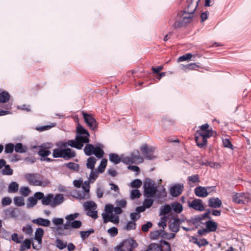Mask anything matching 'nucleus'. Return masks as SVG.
<instances>
[{"instance_id": "obj_20", "label": "nucleus", "mask_w": 251, "mask_h": 251, "mask_svg": "<svg viewBox=\"0 0 251 251\" xmlns=\"http://www.w3.org/2000/svg\"><path fill=\"white\" fill-rule=\"evenodd\" d=\"M75 156V152L70 148H68L63 149L62 158L65 160H69Z\"/></svg>"}, {"instance_id": "obj_39", "label": "nucleus", "mask_w": 251, "mask_h": 251, "mask_svg": "<svg viewBox=\"0 0 251 251\" xmlns=\"http://www.w3.org/2000/svg\"><path fill=\"white\" fill-rule=\"evenodd\" d=\"M14 203L17 206H23L25 205V201L22 197H15Z\"/></svg>"}, {"instance_id": "obj_12", "label": "nucleus", "mask_w": 251, "mask_h": 251, "mask_svg": "<svg viewBox=\"0 0 251 251\" xmlns=\"http://www.w3.org/2000/svg\"><path fill=\"white\" fill-rule=\"evenodd\" d=\"M19 213V211L17 208L10 207L3 210V217L4 219L16 218Z\"/></svg>"}, {"instance_id": "obj_59", "label": "nucleus", "mask_w": 251, "mask_h": 251, "mask_svg": "<svg viewBox=\"0 0 251 251\" xmlns=\"http://www.w3.org/2000/svg\"><path fill=\"white\" fill-rule=\"evenodd\" d=\"M153 203V200L151 199H146L143 202V205L146 208L151 207Z\"/></svg>"}, {"instance_id": "obj_10", "label": "nucleus", "mask_w": 251, "mask_h": 251, "mask_svg": "<svg viewBox=\"0 0 251 251\" xmlns=\"http://www.w3.org/2000/svg\"><path fill=\"white\" fill-rule=\"evenodd\" d=\"M150 246L152 251H171L170 244L165 240H161L160 245L151 243Z\"/></svg>"}, {"instance_id": "obj_13", "label": "nucleus", "mask_w": 251, "mask_h": 251, "mask_svg": "<svg viewBox=\"0 0 251 251\" xmlns=\"http://www.w3.org/2000/svg\"><path fill=\"white\" fill-rule=\"evenodd\" d=\"M154 148L153 147H149L147 145H144L142 148L143 153L147 159L152 160L155 158L153 155Z\"/></svg>"}, {"instance_id": "obj_28", "label": "nucleus", "mask_w": 251, "mask_h": 251, "mask_svg": "<svg viewBox=\"0 0 251 251\" xmlns=\"http://www.w3.org/2000/svg\"><path fill=\"white\" fill-rule=\"evenodd\" d=\"M172 209L176 213H180L183 210V206L181 204L177 202H175L171 204Z\"/></svg>"}, {"instance_id": "obj_30", "label": "nucleus", "mask_w": 251, "mask_h": 251, "mask_svg": "<svg viewBox=\"0 0 251 251\" xmlns=\"http://www.w3.org/2000/svg\"><path fill=\"white\" fill-rule=\"evenodd\" d=\"M202 220L201 215H196L194 217H191V219L187 221L188 224H192L193 225H197L198 223H201Z\"/></svg>"}, {"instance_id": "obj_18", "label": "nucleus", "mask_w": 251, "mask_h": 251, "mask_svg": "<svg viewBox=\"0 0 251 251\" xmlns=\"http://www.w3.org/2000/svg\"><path fill=\"white\" fill-rule=\"evenodd\" d=\"M183 188V184H176L170 188V193L173 197H178L182 193Z\"/></svg>"}, {"instance_id": "obj_6", "label": "nucleus", "mask_w": 251, "mask_h": 251, "mask_svg": "<svg viewBox=\"0 0 251 251\" xmlns=\"http://www.w3.org/2000/svg\"><path fill=\"white\" fill-rule=\"evenodd\" d=\"M144 196L147 198L154 197L158 192L153 181L147 178L144 183Z\"/></svg>"}, {"instance_id": "obj_42", "label": "nucleus", "mask_w": 251, "mask_h": 251, "mask_svg": "<svg viewBox=\"0 0 251 251\" xmlns=\"http://www.w3.org/2000/svg\"><path fill=\"white\" fill-rule=\"evenodd\" d=\"M63 149H55L52 151V156L53 158H62Z\"/></svg>"}, {"instance_id": "obj_35", "label": "nucleus", "mask_w": 251, "mask_h": 251, "mask_svg": "<svg viewBox=\"0 0 251 251\" xmlns=\"http://www.w3.org/2000/svg\"><path fill=\"white\" fill-rule=\"evenodd\" d=\"M31 247V242L29 239H25L20 247V251H24L25 250L29 249Z\"/></svg>"}, {"instance_id": "obj_62", "label": "nucleus", "mask_w": 251, "mask_h": 251, "mask_svg": "<svg viewBox=\"0 0 251 251\" xmlns=\"http://www.w3.org/2000/svg\"><path fill=\"white\" fill-rule=\"evenodd\" d=\"M223 144L224 147L233 149V146L229 140L227 138H226L223 140Z\"/></svg>"}, {"instance_id": "obj_7", "label": "nucleus", "mask_w": 251, "mask_h": 251, "mask_svg": "<svg viewBox=\"0 0 251 251\" xmlns=\"http://www.w3.org/2000/svg\"><path fill=\"white\" fill-rule=\"evenodd\" d=\"M83 207L86 211V215L91 218L96 219L98 218V212L96 210L97 206L96 203L93 201L85 202L83 203Z\"/></svg>"}, {"instance_id": "obj_21", "label": "nucleus", "mask_w": 251, "mask_h": 251, "mask_svg": "<svg viewBox=\"0 0 251 251\" xmlns=\"http://www.w3.org/2000/svg\"><path fill=\"white\" fill-rule=\"evenodd\" d=\"M32 222L38 226L49 227L50 225V221L47 219L43 218H38L37 219H33Z\"/></svg>"}, {"instance_id": "obj_64", "label": "nucleus", "mask_w": 251, "mask_h": 251, "mask_svg": "<svg viewBox=\"0 0 251 251\" xmlns=\"http://www.w3.org/2000/svg\"><path fill=\"white\" fill-rule=\"evenodd\" d=\"M53 224L55 226L63 225L64 220L61 218H54L52 219Z\"/></svg>"}, {"instance_id": "obj_36", "label": "nucleus", "mask_w": 251, "mask_h": 251, "mask_svg": "<svg viewBox=\"0 0 251 251\" xmlns=\"http://www.w3.org/2000/svg\"><path fill=\"white\" fill-rule=\"evenodd\" d=\"M71 222L67 221V222L63 225V227L62 226H57L56 228V231L58 232V233L60 235H61L63 234L62 231L64 229H69L71 227Z\"/></svg>"}, {"instance_id": "obj_49", "label": "nucleus", "mask_w": 251, "mask_h": 251, "mask_svg": "<svg viewBox=\"0 0 251 251\" xmlns=\"http://www.w3.org/2000/svg\"><path fill=\"white\" fill-rule=\"evenodd\" d=\"M202 134L203 136V137L207 140V138L212 136L214 133H215V132L212 129H209L208 130L203 131H202Z\"/></svg>"}, {"instance_id": "obj_56", "label": "nucleus", "mask_w": 251, "mask_h": 251, "mask_svg": "<svg viewBox=\"0 0 251 251\" xmlns=\"http://www.w3.org/2000/svg\"><path fill=\"white\" fill-rule=\"evenodd\" d=\"M12 240L17 243H22V240L23 239V236L18 237V235L17 233H14L11 236Z\"/></svg>"}, {"instance_id": "obj_54", "label": "nucleus", "mask_w": 251, "mask_h": 251, "mask_svg": "<svg viewBox=\"0 0 251 251\" xmlns=\"http://www.w3.org/2000/svg\"><path fill=\"white\" fill-rule=\"evenodd\" d=\"M89 198V194L84 192H78L77 194L76 198L79 200H85Z\"/></svg>"}, {"instance_id": "obj_46", "label": "nucleus", "mask_w": 251, "mask_h": 251, "mask_svg": "<svg viewBox=\"0 0 251 251\" xmlns=\"http://www.w3.org/2000/svg\"><path fill=\"white\" fill-rule=\"evenodd\" d=\"M168 217L167 216H163L160 218V221L158 224L159 227H162L163 229H165L167 226V222Z\"/></svg>"}, {"instance_id": "obj_33", "label": "nucleus", "mask_w": 251, "mask_h": 251, "mask_svg": "<svg viewBox=\"0 0 251 251\" xmlns=\"http://www.w3.org/2000/svg\"><path fill=\"white\" fill-rule=\"evenodd\" d=\"M171 209L172 207L169 204H167L164 206H162L160 209L159 215H163L164 216H165V215L169 214L171 212Z\"/></svg>"}, {"instance_id": "obj_55", "label": "nucleus", "mask_w": 251, "mask_h": 251, "mask_svg": "<svg viewBox=\"0 0 251 251\" xmlns=\"http://www.w3.org/2000/svg\"><path fill=\"white\" fill-rule=\"evenodd\" d=\"M240 198L241 196L239 194H236L232 197L233 201L238 204L243 203V200Z\"/></svg>"}, {"instance_id": "obj_29", "label": "nucleus", "mask_w": 251, "mask_h": 251, "mask_svg": "<svg viewBox=\"0 0 251 251\" xmlns=\"http://www.w3.org/2000/svg\"><path fill=\"white\" fill-rule=\"evenodd\" d=\"M10 96L9 94L6 91H2L0 93V102L6 103L10 99Z\"/></svg>"}, {"instance_id": "obj_24", "label": "nucleus", "mask_w": 251, "mask_h": 251, "mask_svg": "<svg viewBox=\"0 0 251 251\" xmlns=\"http://www.w3.org/2000/svg\"><path fill=\"white\" fill-rule=\"evenodd\" d=\"M103 148V146L102 145L99 144L95 147L93 154H95L99 158H102L104 154V151L102 149Z\"/></svg>"}, {"instance_id": "obj_27", "label": "nucleus", "mask_w": 251, "mask_h": 251, "mask_svg": "<svg viewBox=\"0 0 251 251\" xmlns=\"http://www.w3.org/2000/svg\"><path fill=\"white\" fill-rule=\"evenodd\" d=\"M132 161H134V163H135L136 162H142L143 161V159L142 157L140 156V154L138 151L133 152L131 153L130 155Z\"/></svg>"}, {"instance_id": "obj_34", "label": "nucleus", "mask_w": 251, "mask_h": 251, "mask_svg": "<svg viewBox=\"0 0 251 251\" xmlns=\"http://www.w3.org/2000/svg\"><path fill=\"white\" fill-rule=\"evenodd\" d=\"M19 184L16 182H12L8 186V192L9 193H15L18 191Z\"/></svg>"}, {"instance_id": "obj_57", "label": "nucleus", "mask_w": 251, "mask_h": 251, "mask_svg": "<svg viewBox=\"0 0 251 251\" xmlns=\"http://www.w3.org/2000/svg\"><path fill=\"white\" fill-rule=\"evenodd\" d=\"M142 183V182L141 180L139 179H136L131 182V186L132 188H138L141 186Z\"/></svg>"}, {"instance_id": "obj_9", "label": "nucleus", "mask_w": 251, "mask_h": 251, "mask_svg": "<svg viewBox=\"0 0 251 251\" xmlns=\"http://www.w3.org/2000/svg\"><path fill=\"white\" fill-rule=\"evenodd\" d=\"M44 193L41 192H37L34 193L33 197L28 198L27 200L26 207L31 208L35 206L37 203L38 200H43Z\"/></svg>"}, {"instance_id": "obj_50", "label": "nucleus", "mask_w": 251, "mask_h": 251, "mask_svg": "<svg viewBox=\"0 0 251 251\" xmlns=\"http://www.w3.org/2000/svg\"><path fill=\"white\" fill-rule=\"evenodd\" d=\"M55 243L56 247L60 250H62L67 247V243L59 239L56 240Z\"/></svg>"}, {"instance_id": "obj_41", "label": "nucleus", "mask_w": 251, "mask_h": 251, "mask_svg": "<svg viewBox=\"0 0 251 251\" xmlns=\"http://www.w3.org/2000/svg\"><path fill=\"white\" fill-rule=\"evenodd\" d=\"M31 190L27 186L21 187L20 188V193L24 197L28 196Z\"/></svg>"}, {"instance_id": "obj_53", "label": "nucleus", "mask_w": 251, "mask_h": 251, "mask_svg": "<svg viewBox=\"0 0 251 251\" xmlns=\"http://www.w3.org/2000/svg\"><path fill=\"white\" fill-rule=\"evenodd\" d=\"M79 215V214L78 213H75L74 214H71L66 216L65 219L67 221H68L70 222H72L74 221H75V220L78 217Z\"/></svg>"}, {"instance_id": "obj_16", "label": "nucleus", "mask_w": 251, "mask_h": 251, "mask_svg": "<svg viewBox=\"0 0 251 251\" xmlns=\"http://www.w3.org/2000/svg\"><path fill=\"white\" fill-rule=\"evenodd\" d=\"M202 131H197L195 133V138L197 145L202 148L207 144V140L203 137Z\"/></svg>"}, {"instance_id": "obj_17", "label": "nucleus", "mask_w": 251, "mask_h": 251, "mask_svg": "<svg viewBox=\"0 0 251 251\" xmlns=\"http://www.w3.org/2000/svg\"><path fill=\"white\" fill-rule=\"evenodd\" d=\"M181 221L178 218H174L173 221H170L169 224V228L170 231L174 233H177L179 230Z\"/></svg>"}, {"instance_id": "obj_63", "label": "nucleus", "mask_w": 251, "mask_h": 251, "mask_svg": "<svg viewBox=\"0 0 251 251\" xmlns=\"http://www.w3.org/2000/svg\"><path fill=\"white\" fill-rule=\"evenodd\" d=\"M70 224H71L70 225L71 226V227H73L74 228H79L82 225L81 222L80 221H78V220L74 221L71 222Z\"/></svg>"}, {"instance_id": "obj_32", "label": "nucleus", "mask_w": 251, "mask_h": 251, "mask_svg": "<svg viewBox=\"0 0 251 251\" xmlns=\"http://www.w3.org/2000/svg\"><path fill=\"white\" fill-rule=\"evenodd\" d=\"M109 156L110 161L115 164H117L121 161L122 158L116 153H110Z\"/></svg>"}, {"instance_id": "obj_25", "label": "nucleus", "mask_w": 251, "mask_h": 251, "mask_svg": "<svg viewBox=\"0 0 251 251\" xmlns=\"http://www.w3.org/2000/svg\"><path fill=\"white\" fill-rule=\"evenodd\" d=\"M163 233H165V231L163 229L156 230L150 233V237L152 240H156L159 237H162Z\"/></svg>"}, {"instance_id": "obj_37", "label": "nucleus", "mask_w": 251, "mask_h": 251, "mask_svg": "<svg viewBox=\"0 0 251 251\" xmlns=\"http://www.w3.org/2000/svg\"><path fill=\"white\" fill-rule=\"evenodd\" d=\"M95 147L91 144H87L84 149L85 154L87 156H90L93 154Z\"/></svg>"}, {"instance_id": "obj_26", "label": "nucleus", "mask_w": 251, "mask_h": 251, "mask_svg": "<svg viewBox=\"0 0 251 251\" xmlns=\"http://www.w3.org/2000/svg\"><path fill=\"white\" fill-rule=\"evenodd\" d=\"M15 151L18 153H25L27 151V148L26 146H23L21 143H17L14 146Z\"/></svg>"}, {"instance_id": "obj_40", "label": "nucleus", "mask_w": 251, "mask_h": 251, "mask_svg": "<svg viewBox=\"0 0 251 251\" xmlns=\"http://www.w3.org/2000/svg\"><path fill=\"white\" fill-rule=\"evenodd\" d=\"M107 165V160L103 158L101 161L100 165L98 167V170L99 173H102L104 171L105 168Z\"/></svg>"}, {"instance_id": "obj_61", "label": "nucleus", "mask_w": 251, "mask_h": 251, "mask_svg": "<svg viewBox=\"0 0 251 251\" xmlns=\"http://www.w3.org/2000/svg\"><path fill=\"white\" fill-rule=\"evenodd\" d=\"M11 203L12 200L9 197H4L1 200V205L3 206L9 205Z\"/></svg>"}, {"instance_id": "obj_3", "label": "nucleus", "mask_w": 251, "mask_h": 251, "mask_svg": "<svg viewBox=\"0 0 251 251\" xmlns=\"http://www.w3.org/2000/svg\"><path fill=\"white\" fill-rule=\"evenodd\" d=\"M25 176L28 183L33 186H45L50 183L47 179L39 174H27Z\"/></svg>"}, {"instance_id": "obj_58", "label": "nucleus", "mask_w": 251, "mask_h": 251, "mask_svg": "<svg viewBox=\"0 0 251 251\" xmlns=\"http://www.w3.org/2000/svg\"><path fill=\"white\" fill-rule=\"evenodd\" d=\"M192 57H193V55L191 53H186L183 55L179 56L178 58V61L182 62L188 59H190Z\"/></svg>"}, {"instance_id": "obj_60", "label": "nucleus", "mask_w": 251, "mask_h": 251, "mask_svg": "<svg viewBox=\"0 0 251 251\" xmlns=\"http://www.w3.org/2000/svg\"><path fill=\"white\" fill-rule=\"evenodd\" d=\"M44 235V230L42 228H37L35 233V238H42Z\"/></svg>"}, {"instance_id": "obj_22", "label": "nucleus", "mask_w": 251, "mask_h": 251, "mask_svg": "<svg viewBox=\"0 0 251 251\" xmlns=\"http://www.w3.org/2000/svg\"><path fill=\"white\" fill-rule=\"evenodd\" d=\"M208 202V206L214 208L220 207L222 204L221 200L218 198L215 197L209 199Z\"/></svg>"}, {"instance_id": "obj_14", "label": "nucleus", "mask_w": 251, "mask_h": 251, "mask_svg": "<svg viewBox=\"0 0 251 251\" xmlns=\"http://www.w3.org/2000/svg\"><path fill=\"white\" fill-rule=\"evenodd\" d=\"M188 206L192 208L195 210L202 211L204 210V207L202 204V201L201 199H196L188 203Z\"/></svg>"}, {"instance_id": "obj_4", "label": "nucleus", "mask_w": 251, "mask_h": 251, "mask_svg": "<svg viewBox=\"0 0 251 251\" xmlns=\"http://www.w3.org/2000/svg\"><path fill=\"white\" fill-rule=\"evenodd\" d=\"M180 18L178 21H176L173 23L172 20H169V23L174 28H177L185 25L186 24L190 23L192 20L193 16L190 15H186V11H181L180 14Z\"/></svg>"}, {"instance_id": "obj_44", "label": "nucleus", "mask_w": 251, "mask_h": 251, "mask_svg": "<svg viewBox=\"0 0 251 251\" xmlns=\"http://www.w3.org/2000/svg\"><path fill=\"white\" fill-rule=\"evenodd\" d=\"M4 168L2 170V174L5 175H12L13 174V170L10 168L9 165H5Z\"/></svg>"}, {"instance_id": "obj_43", "label": "nucleus", "mask_w": 251, "mask_h": 251, "mask_svg": "<svg viewBox=\"0 0 251 251\" xmlns=\"http://www.w3.org/2000/svg\"><path fill=\"white\" fill-rule=\"evenodd\" d=\"M202 165L209 166L211 168H213L215 169H218L220 168L221 167L220 164L218 163L207 161L206 162L202 163Z\"/></svg>"}, {"instance_id": "obj_23", "label": "nucleus", "mask_w": 251, "mask_h": 251, "mask_svg": "<svg viewBox=\"0 0 251 251\" xmlns=\"http://www.w3.org/2000/svg\"><path fill=\"white\" fill-rule=\"evenodd\" d=\"M195 194L199 197L205 198L208 195L207 188L202 186H198L195 189Z\"/></svg>"}, {"instance_id": "obj_19", "label": "nucleus", "mask_w": 251, "mask_h": 251, "mask_svg": "<svg viewBox=\"0 0 251 251\" xmlns=\"http://www.w3.org/2000/svg\"><path fill=\"white\" fill-rule=\"evenodd\" d=\"M201 224L205 225V229L208 232L215 231L217 228V223L211 220L205 223L201 222Z\"/></svg>"}, {"instance_id": "obj_8", "label": "nucleus", "mask_w": 251, "mask_h": 251, "mask_svg": "<svg viewBox=\"0 0 251 251\" xmlns=\"http://www.w3.org/2000/svg\"><path fill=\"white\" fill-rule=\"evenodd\" d=\"M52 147L53 144L52 143H47L39 146H35L33 148L38 149V154L41 157L45 158L48 156L51 153V151L49 150L52 148Z\"/></svg>"}, {"instance_id": "obj_2", "label": "nucleus", "mask_w": 251, "mask_h": 251, "mask_svg": "<svg viewBox=\"0 0 251 251\" xmlns=\"http://www.w3.org/2000/svg\"><path fill=\"white\" fill-rule=\"evenodd\" d=\"M64 201L62 194H57L54 195L53 194H48L46 196L44 195V199L41 203L43 205H50L54 208L62 203Z\"/></svg>"}, {"instance_id": "obj_11", "label": "nucleus", "mask_w": 251, "mask_h": 251, "mask_svg": "<svg viewBox=\"0 0 251 251\" xmlns=\"http://www.w3.org/2000/svg\"><path fill=\"white\" fill-rule=\"evenodd\" d=\"M83 116L85 122L87 124L89 127L92 130H95L98 127V123L95 119L90 114L83 112Z\"/></svg>"}, {"instance_id": "obj_38", "label": "nucleus", "mask_w": 251, "mask_h": 251, "mask_svg": "<svg viewBox=\"0 0 251 251\" xmlns=\"http://www.w3.org/2000/svg\"><path fill=\"white\" fill-rule=\"evenodd\" d=\"M65 166H66L68 169L75 171H78L79 169V166L78 164H76L74 162H69L68 163L65 164Z\"/></svg>"}, {"instance_id": "obj_15", "label": "nucleus", "mask_w": 251, "mask_h": 251, "mask_svg": "<svg viewBox=\"0 0 251 251\" xmlns=\"http://www.w3.org/2000/svg\"><path fill=\"white\" fill-rule=\"evenodd\" d=\"M201 0H187V7L186 11V15H191L195 12L199 2Z\"/></svg>"}, {"instance_id": "obj_51", "label": "nucleus", "mask_w": 251, "mask_h": 251, "mask_svg": "<svg viewBox=\"0 0 251 251\" xmlns=\"http://www.w3.org/2000/svg\"><path fill=\"white\" fill-rule=\"evenodd\" d=\"M141 195L139 190L137 189L132 190L130 193V198L132 200L139 198Z\"/></svg>"}, {"instance_id": "obj_5", "label": "nucleus", "mask_w": 251, "mask_h": 251, "mask_svg": "<svg viewBox=\"0 0 251 251\" xmlns=\"http://www.w3.org/2000/svg\"><path fill=\"white\" fill-rule=\"evenodd\" d=\"M137 246L135 240L131 238L126 239L120 243L114 248L115 251H132Z\"/></svg>"}, {"instance_id": "obj_45", "label": "nucleus", "mask_w": 251, "mask_h": 251, "mask_svg": "<svg viewBox=\"0 0 251 251\" xmlns=\"http://www.w3.org/2000/svg\"><path fill=\"white\" fill-rule=\"evenodd\" d=\"M23 232L26 235L30 236L33 233V229L31 225H27L22 229Z\"/></svg>"}, {"instance_id": "obj_47", "label": "nucleus", "mask_w": 251, "mask_h": 251, "mask_svg": "<svg viewBox=\"0 0 251 251\" xmlns=\"http://www.w3.org/2000/svg\"><path fill=\"white\" fill-rule=\"evenodd\" d=\"M136 224L135 222L133 221H129L128 222L126 226L124 227V229L126 230H134L136 229Z\"/></svg>"}, {"instance_id": "obj_48", "label": "nucleus", "mask_w": 251, "mask_h": 251, "mask_svg": "<svg viewBox=\"0 0 251 251\" xmlns=\"http://www.w3.org/2000/svg\"><path fill=\"white\" fill-rule=\"evenodd\" d=\"M94 232V230L93 229H90L87 231H82L80 232V234L81 237L83 239H85L87 238L91 234L93 233Z\"/></svg>"}, {"instance_id": "obj_52", "label": "nucleus", "mask_w": 251, "mask_h": 251, "mask_svg": "<svg viewBox=\"0 0 251 251\" xmlns=\"http://www.w3.org/2000/svg\"><path fill=\"white\" fill-rule=\"evenodd\" d=\"M14 149V145L12 143L6 144L5 146L4 151L6 153H12Z\"/></svg>"}, {"instance_id": "obj_1", "label": "nucleus", "mask_w": 251, "mask_h": 251, "mask_svg": "<svg viewBox=\"0 0 251 251\" xmlns=\"http://www.w3.org/2000/svg\"><path fill=\"white\" fill-rule=\"evenodd\" d=\"M90 136L88 131L81 125L78 124L76 129L75 140H71L68 141V145L72 147L80 150L83 147L84 143L89 142Z\"/></svg>"}, {"instance_id": "obj_31", "label": "nucleus", "mask_w": 251, "mask_h": 251, "mask_svg": "<svg viewBox=\"0 0 251 251\" xmlns=\"http://www.w3.org/2000/svg\"><path fill=\"white\" fill-rule=\"evenodd\" d=\"M96 159L95 157L91 156L87 159L86 166L87 168L94 170L96 163Z\"/></svg>"}]
</instances>
